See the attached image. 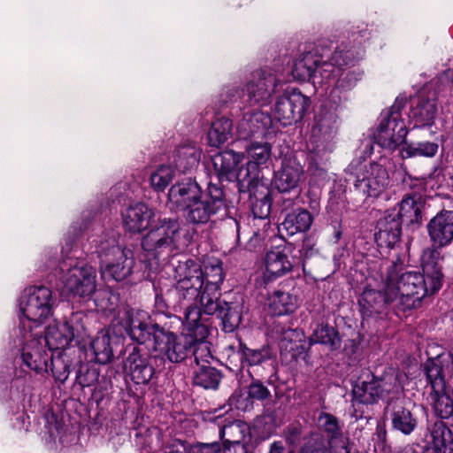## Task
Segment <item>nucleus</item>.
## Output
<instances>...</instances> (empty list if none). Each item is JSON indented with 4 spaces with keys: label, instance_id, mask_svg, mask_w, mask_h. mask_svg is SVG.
I'll return each instance as SVG.
<instances>
[{
    "label": "nucleus",
    "instance_id": "nucleus-1",
    "mask_svg": "<svg viewBox=\"0 0 453 453\" xmlns=\"http://www.w3.org/2000/svg\"><path fill=\"white\" fill-rule=\"evenodd\" d=\"M358 58V50L342 41L326 58L312 52L302 54L294 62L292 75L294 80L326 87L330 96L338 97L339 93L352 89L361 79L362 73L349 67Z\"/></svg>",
    "mask_w": 453,
    "mask_h": 453
},
{
    "label": "nucleus",
    "instance_id": "nucleus-2",
    "mask_svg": "<svg viewBox=\"0 0 453 453\" xmlns=\"http://www.w3.org/2000/svg\"><path fill=\"white\" fill-rule=\"evenodd\" d=\"M174 279L179 306L184 311L197 307L201 314H222L219 303V290L224 280V273L219 260L209 263L203 270L194 260L179 261L174 266Z\"/></svg>",
    "mask_w": 453,
    "mask_h": 453
},
{
    "label": "nucleus",
    "instance_id": "nucleus-3",
    "mask_svg": "<svg viewBox=\"0 0 453 453\" xmlns=\"http://www.w3.org/2000/svg\"><path fill=\"white\" fill-rule=\"evenodd\" d=\"M440 261V253L428 249L422 255L423 273H399L395 268L388 272L387 298L393 301L394 309L404 311L416 308L425 296L441 288L443 275Z\"/></svg>",
    "mask_w": 453,
    "mask_h": 453
},
{
    "label": "nucleus",
    "instance_id": "nucleus-4",
    "mask_svg": "<svg viewBox=\"0 0 453 453\" xmlns=\"http://www.w3.org/2000/svg\"><path fill=\"white\" fill-rule=\"evenodd\" d=\"M247 162L241 166V178L248 179L247 190L254 196L261 206L257 211V203L253 205L255 216L263 219L270 214L271 201L268 198L267 188L260 184V172L272 155V146L268 142H251L246 148Z\"/></svg>",
    "mask_w": 453,
    "mask_h": 453
},
{
    "label": "nucleus",
    "instance_id": "nucleus-5",
    "mask_svg": "<svg viewBox=\"0 0 453 453\" xmlns=\"http://www.w3.org/2000/svg\"><path fill=\"white\" fill-rule=\"evenodd\" d=\"M55 305L56 299L50 288L44 286L26 288L19 300V330L39 328L53 316Z\"/></svg>",
    "mask_w": 453,
    "mask_h": 453
},
{
    "label": "nucleus",
    "instance_id": "nucleus-6",
    "mask_svg": "<svg viewBox=\"0 0 453 453\" xmlns=\"http://www.w3.org/2000/svg\"><path fill=\"white\" fill-rule=\"evenodd\" d=\"M100 273L104 280L121 281L133 273L134 257L131 250L121 248L115 234L101 237L96 246Z\"/></svg>",
    "mask_w": 453,
    "mask_h": 453
},
{
    "label": "nucleus",
    "instance_id": "nucleus-7",
    "mask_svg": "<svg viewBox=\"0 0 453 453\" xmlns=\"http://www.w3.org/2000/svg\"><path fill=\"white\" fill-rule=\"evenodd\" d=\"M58 279L66 294L85 297L96 289V269L76 258L68 257L60 263Z\"/></svg>",
    "mask_w": 453,
    "mask_h": 453
},
{
    "label": "nucleus",
    "instance_id": "nucleus-8",
    "mask_svg": "<svg viewBox=\"0 0 453 453\" xmlns=\"http://www.w3.org/2000/svg\"><path fill=\"white\" fill-rule=\"evenodd\" d=\"M180 231V224L178 220L159 219L157 225L143 237L142 246L155 258L165 261L177 253Z\"/></svg>",
    "mask_w": 453,
    "mask_h": 453
},
{
    "label": "nucleus",
    "instance_id": "nucleus-9",
    "mask_svg": "<svg viewBox=\"0 0 453 453\" xmlns=\"http://www.w3.org/2000/svg\"><path fill=\"white\" fill-rule=\"evenodd\" d=\"M405 104L403 97H397L390 109L381 113L374 133V139L380 147L394 150L405 142L408 129L402 113Z\"/></svg>",
    "mask_w": 453,
    "mask_h": 453
},
{
    "label": "nucleus",
    "instance_id": "nucleus-10",
    "mask_svg": "<svg viewBox=\"0 0 453 453\" xmlns=\"http://www.w3.org/2000/svg\"><path fill=\"white\" fill-rule=\"evenodd\" d=\"M116 321L133 341L145 345L149 350L155 349L158 334L165 331L154 324L150 314L142 310L123 307L119 311Z\"/></svg>",
    "mask_w": 453,
    "mask_h": 453
},
{
    "label": "nucleus",
    "instance_id": "nucleus-11",
    "mask_svg": "<svg viewBox=\"0 0 453 453\" xmlns=\"http://www.w3.org/2000/svg\"><path fill=\"white\" fill-rule=\"evenodd\" d=\"M41 331L19 330L18 341L20 346L22 363L36 373L48 372L50 356Z\"/></svg>",
    "mask_w": 453,
    "mask_h": 453
},
{
    "label": "nucleus",
    "instance_id": "nucleus-12",
    "mask_svg": "<svg viewBox=\"0 0 453 453\" xmlns=\"http://www.w3.org/2000/svg\"><path fill=\"white\" fill-rule=\"evenodd\" d=\"M85 316L81 312L73 313L64 321H54L45 331L42 338L49 350H64L75 338L85 334Z\"/></svg>",
    "mask_w": 453,
    "mask_h": 453
},
{
    "label": "nucleus",
    "instance_id": "nucleus-13",
    "mask_svg": "<svg viewBox=\"0 0 453 453\" xmlns=\"http://www.w3.org/2000/svg\"><path fill=\"white\" fill-rule=\"evenodd\" d=\"M311 105L309 96L296 88L287 89L275 99L272 107L273 118L283 126L301 120Z\"/></svg>",
    "mask_w": 453,
    "mask_h": 453
},
{
    "label": "nucleus",
    "instance_id": "nucleus-14",
    "mask_svg": "<svg viewBox=\"0 0 453 453\" xmlns=\"http://www.w3.org/2000/svg\"><path fill=\"white\" fill-rule=\"evenodd\" d=\"M226 208L223 190L210 183L207 192L202 194L187 209L183 211L185 219L193 224H205L213 215Z\"/></svg>",
    "mask_w": 453,
    "mask_h": 453
},
{
    "label": "nucleus",
    "instance_id": "nucleus-15",
    "mask_svg": "<svg viewBox=\"0 0 453 453\" xmlns=\"http://www.w3.org/2000/svg\"><path fill=\"white\" fill-rule=\"evenodd\" d=\"M187 334L177 335L170 331L165 330L158 334L157 345L153 349L157 356L166 358L171 363H180L186 359L192 352L195 345L193 333L187 331Z\"/></svg>",
    "mask_w": 453,
    "mask_h": 453
},
{
    "label": "nucleus",
    "instance_id": "nucleus-16",
    "mask_svg": "<svg viewBox=\"0 0 453 453\" xmlns=\"http://www.w3.org/2000/svg\"><path fill=\"white\" fill-rule=\"evenodd\" d=\"M280 85V81L272 69H257L250 73L242 93L247 94L251 103L266 105Z\"/></svg>",
    "mask_w": 453,
    "mask_h": 453
},
{
    "label": "nucleus",
    "instance_id": "nucleus-17",
    "mask_svg": "<svg viewBox=\"0 0 453 453\" xmlns=\"http://www.w3.org/2000/svg\"><path fill=\"white\" fill-rule=\"evenodd\" d=\"M183 326L187 331L193 333L195 345L192 351L196 365L209 363L211 354L208 343L205 342L209 335V326L202 318L200 310L197 307L189 308L184 311Z\"/></svg>",
    "mask_w": 453,
    "mask_h": 453
},
{
    "label": "nucleus",
    "instance_id": "nucleus-18",
    "mask_svg": "<svg viewBox=\"0 0 453 453\" xmlns=\"http://www.w3.org/2000/svg\"><path fill=\"white\" fill-rule=\"evenodd\" d=\"M389 174L380 164L365 165L356 174L355 188L366 197H379L389 187Z\"/></svg>",
    "mask_w": 453,
    "mask_h": 453
},
{
    "label": "nucleus",
    "instance_id": "nucleus-19",
    "mask_svg": "<svg viewBox=\"0 0 453 453\" xmlns=\"http://www.w3.org/2000/svg\"><path fill=\"white\" fill-rule=\"evenodd\" d=\"M426 373L430 384V401L435 413L441 418H448L453 414V401L446 393V384L441 375V368L434 363L427 364Z\"/></svg>",
    "mask_w": 453,
    "mask_h": 453
},
{
    "label": "nucleus",
    "instance_id": "nucleus-20",
    "mask_svg": "<svg viewBox=\"0 0 453 453\" xmlns=\"http://www.w3.org/2000/svg\"><path fill=\"white\" fill-rule=\"evenodd\" d=\"M326 440L319 434H312L301 449V453H349V439L339 429L333 426L326 431Z\"/></svg>",
    "mask_w": 453,
    "mask_h": 453
},
{
    "label": "nucleus",
    "instance_id": "nucleus-21",
    "mask_svg": "<svg viewBox=\"0 0 453 453\" xmlns=\"http://www.w3.org/2000/svg\"><path fill=\"white\" fill-rule=\"evenodd\" d=\"M437 103L434 96L420 92L409 100L408 118L413 128L431 127L437 116Z\"/></svg>",
    "mask_w": 453,
    "mask_h": 453
},
{
    "label": "nucleus",
    "instance_id": "nucleus-22",
    "mask_svg": "<svg viewBox=\"0 0 453 453\" xmlns=\"http://www.w3.org/2000/svg\"><path fill=\"white\" fill-rule=\"evenodd\" d=\"M242 154L234 150H225L214 155L211 158L214 173L219 180H237L242 190L247 189L248 179H242L239 164L242 160Z\"/></svg>",
    "mask_w": 453,
    "mask_h": 453
},
{
    "label": "nucleus",
    "instance_id": "nucleus-23",
    "mask_svg": "<svg viewBox=\"0 0 453 453\" xmlns=\"http://www.w3.org/2000/svg\"><path fill=\"white\" fill-rule=\"evenodd\" d=\"M303 168L295 155L287 154L281 159L280 167L274 173L273 185L281 193L296 189L302 180Z\"/></svg>",
    "mask_w": 453,
    "mask_h": 453
},
{
    "label": "nucleus",
    "instance_id": "nucleus-24",
    "mask_svg": "<svg viewBox=\"0 0 453 453\" xmlns=\"http://www.w3.org/2000/svg\"><path fill=\"white\" fill-rule=\"evenodd\" d=\"M427 232L434 247L443 248L453 241V211L443 210L427 224Z\"/></svg>",
    "mask_w": 453,
    "mask_h": 453
},
{
    "label": "nucleus",
    "instance_id": "nucleus-25",
    "mask_svg": "<svg viewBox=\"0 0 453 453\" xmlns=\"http://www.w3.org/2000/svg\"><path fill=\"white\" fill-rule=\"evenodd\" d=\"M402 223L396 207L387 210L377 222L375 240L378 245L392 248L400 239Z\"/></svg>",
    "mask_w": 453,
    "mask_h": 453
},
{
    "label": "nucleus",
    "instance_id": "nucleus-26",
    "mask_svg": "<svg viewBox=\"0 0 453 453\" xmlns=\"http://www.w3.org/2000/svg\"><path fill=\"white\" fill-rule=\"evenodd\" d=\"M272 117L263 111L247 112L237 126L239 136L242 139L250 137L266 138L271 134Z\"/></svg>",
    "mask_w": 453,
    "mask_h": 453
},
{
    "label": "nucleus",
    "instance_id": "nucleus-27",
    "mask_svg": "<svg viewBox=\"0 0 453 453\" xmlns=\"http://www.w3.org/2000/svg\"><path fill=\"white\" fill-rule=\"evenodd\" d=\"M337 115L334 108L321 106L314 117L311 137L315 142L328 143L336 133Z\"/></svg>",
    "mask_w": 453,
    "mask_h": 453
},
{
    "label": "nucleus",
    "instance_id": "nucleus-28",
    "mask_svg": "<svg viewBox=\"0 0 453 453\" xmlns=\"http://www.w3.org/2000/svg\"><path fill=\"white\" fill-rule=\"evenodd\" d=\"M154 217V211L143 203L131 204L122 211L124 226L131 233H141L146 230Z\"/></svg>",
    "mask_w": 453,
    "mask_h": 453
},
{
    "label": "nucleus",
    "instance_id": "nucleus-29",
    "mask_svg": "<svg viewBox=\"0 0 453 453\" xmlns=\"http://www.w3.org/2000/svg\"><path fill=\"white\" fill-rule=\"evenodd\" d=\"M202 194L200 186L188 179L171 187L168 192V203L173 208L184 211Z\"/></svg>",
    "mask_w": 453,
    "mask_h": 453
},
{
    "label": "nucleus",
    "instance_id": "nucleus-30",
    "mask_svg": "<svg viewBox=\"0 0 453 453\" xmlns=\"http://www.w3.org/2000/svg\"><path fill=\"white\" fill-rule=\"evenodd\" d=\"M285 249L276 248L266 253L263 280L265 283L283 276L292 269Z\"/></svg>",
    "mask_w": 453,
    "mask_h": 453
},
{
    "label": "nucleus",
    "instance_id": "nucleus-31",
    "mask_svg": "<svg viewBox=\"0 0 453 453\" xmlns=\"http://www.w3.org/2000/svg\"><path fill=\"white\" fill-rule=\"evenodd\" d=\"M387 292V279L384 281L382 292L365 288L358 299L360 311L363 315L371 316L374 312H380L385 305H390L393 308V301L388 300Z\"/></svg>",
    "mask_w": 453,
    "mask_h": 453
},
{
    "label": "nucleus",
    "instance_id": "nucleus-32",
    "mask_svg": "<svg viewBox=\"0 0 453 453\" xmlns=\"http://www.w3.org/2000/svg\"><path fill=\"white\" fill-rule=\"evenodd\" d=\"M424 201L420 195L413 193L404 196L398 203V218L406 224H415L421 220Z\"/></svg>",
    "mask_w": 453,
    "mask_h": 453
},
{
    "label": "nucleus",
    "instance_id": "nucleus-33",
    "mask_svg": "<svg viewBox=\"0 0 453 453\" xmlns=\"http://www.w3.org/2000/svg\"><path fill=\"white\" fill-rule=\"evenodd\" d=\"M125 366L132 380L136 384H145L149 382L154 373L152 366L148 364L146 358L142 357L135 352L128 356Z\"/></svg>",
    "mask_w": 453,
    "mask_h": 453
},
{
    "label": "nucleus",
    "instance_id": "nucleus-34",
    "mask_svg": "<svg viewBox=\"0 0 453 453\" xmlns=\"http://www.w3.org/2000/svg\"><path fill=\"white\" fill-rule=\"evenodd\" d=\"M313 222L311 214L304 209H298L286 215L282 228L289 235L308 231Z\"/></svg>",
    "mask_w": 453,
    "mask_h": 453
},
{
    "label": "nucleus",
    "instance_id": "nucleus-35",
    "mask_svg": "<svg viewBox=\"0 0 453 453\" xmlns=\"http://www.w3.org/2000/svg\"><path fill=\"white\" fill-rule=\"evenodd\" d=\"M297 306V298L288 292L276 290L268 297V308L274 316L291 313Z\"/></svg>",
    "mask_w": 453,
    "mask_h": 453
},
{
    "label": "nucleus",
    "instance_id": "nucleus-36",
    "mask_svg": "<svg viewBox=\"0 0 453 453\" xmlns=\"http://www.w3.org/2000/svg\"><path fill=\"white\" fill-rule=\"evenodd\" d=\"M89 348L96 362L99 364H107L113 357L111 336L107 330L98 332L91 341Z\"/></svg>",
    "mask_w": 453,
    "mask_h": 453
},
{
    "label": "nucleus",
    "instance_id": "nucleus-37",
    "mask_svg": "<svg viewBox=\"0 0 453 453\" xmlns=\"http://www.w3.org/2000/svg\"><path fill=\"white\" fill-rule=\"evenodd\" d=\"M232 122L226 118H219L212 122L208 132V142L212 147H219L231 136Z\"/></svg>",
    "mask_w": 453,
    "mask_h": 453
},
{
    "label": "nucleus",
    "instance_id": "nucleus-38",
    "mask_svg": "<svg viewBox=\"0 0 453 453\" xmlns=\"http://www.w3.org/2000/svg\"><path fill=\"white\" fill-rule=\"evenodd\" d=\"M220 373L215 368L204 364L196 365L194 370V384L203 388H216L220 381Z\"/></svg>",
    "mask_w": 453,
    "mask_h": 453
},
{
    "label": "nucleus",
    "instance_id": "nucleus-39",
    "mask_svg": "<svg viewBox=\"0 0 453 453\" xmlns=\"http://www.w3.org/2000/svg\"><path fill=\"white\" fill-rule=\"evenodd\" d=\"M439 145L434 142H404L401 156L403 158L415 157H433L438 151Z\"/></svg>",
    "mask_w": 453,
    "mask_h": 453
},
{
    "label": "nucleus",
    "instance_id": "nucleus-40",
    "mask_svg": "<svg viewBox=\"0 0 453 453\" xmlns=\"http://www.w3.org/2000/svg\"><path fill=\"white\" fill-rule=\"evenodd\" d=\"M431 436L436 453H453V431L449 426H434Z\"/></svg>",
    "mask_w": 453,
    "mask_h": 453
},
{
    "label": "nucleus",
    "instance_id": "nucleus-41",
    "mask_svg": "<svg viewBox=\"0 0 453 453\" xmlns=\"http://www.w3.org/2000/svg\"><path fill=\"white\" fill-rule=\"evenodd\" d=\"M201 157V151L194 146H185L178 150L175 167L180 173H187L196 167Z\"/></svg>",
    "mask_w": 453,
    "mask_h": 453
},
{
    "label": "nucleus",
    "instance_id": "nucleus-42",
    "mask_svg": "<svg viewBox=\"0 0 453 453\" xmlns=\"http://www.w3.org/2000/svg\"><path fill=\"white\" fill-rule=\"evenodd\" d=\"M312 343H320L336 349L341 346V339L334 327L327 325H319L311 337Z\"/></svg>",
    "mask_w": 453,
    "mask_h": 453
},
{
    "label": "nucleus",
    "instance_id": "nucleus-43",
    "mask_svg": "<svg viewBox=\"0 0 453 453\" xmlns=\"http://www.w3.org/2000/svg\"><path fill=\"white\" fill-rule=\"evenodd\" d=\"M380 386L374 381L362 382L353 389L354 396L363 403H372L383 397Z\"/></svg>",
    "mask_w": 453,
    "mask_h": 453
},
{
    "label": "nucleus",
    "instance_id": "nucleus-44",
    "mask_svg": "<svg viewBox=\"0 0 453 453\" xmlns=\"http://www.w3.org/2000/svg\"><path fill=\"white\" fill-rule=\"evenodd\" d=\"M175 176L174 169L168 165H161L150 174L151 187L157 191H163Z\"/></svg>",
    "mask_w": 453,
    "mask_h": 453
},
{
    "label": "nucleus",
    "instance_id": "nucleus-45",
    "mask_svg": "<svg viewBox=\"0 0 453 453\" xmlns=\"http://www.w3.org/2000/svg\"><path fill=\"white\" fill-rule=\"evenodd\" d=\"M385 418L392 425H412L411 412L400 405L388 406Z\"/></svg>",
    "mask_w": 453,
    "mask_h": 453
},
{
    "label": "nucleus",
    "instance_id": "nucleus-46",
    "mask_svg": "<svg viewBox=\"0 0 453 453\" xmlns=\"http://www.w3.org/2000/svg\"><path fill=\"white\" fill-rule=\"evenodd\" d=\"M270 358L267 349H250L244 348L242 350V361L249 365H257Z\"/></svg>",
    "mask_w": 453,
    "mask_h": 453
},
{
    "label": "nucleus",
    "instance_id": "nucleus-47",
    "mask_svg": "<svg viewBox=\"0 0 453 453\" xmlns=\"http://www.w3.org/2000/svg\"><path fill=\"white\" fill-rule=\"evenodd\" d=\"M51 372L55 380L60 382H65L69 376V366L63 362L60 357H51Z\"/></svg>",
    "mask_w": 453,
    "mask_h": 453
},
{
    "label": "nucleus",
    "instance_id": "nucleus-48",
    "mask_svg": "<svg viewBox=\"0 0 453 453\" xmlns=\"http://www.w3.org/2000/svg\"><path fill=\"white\" fill-rule=\"evenodd\" d=\"M248 396L250 399L265 400L270 396V391L263 383L257 380L249 386Z\"/></svg>",
    "mask_w": 453,
    "mask_h": 453
},
{
    "label": "nucleus",
    "instance_id": "nucleus-49",
    "mask_svg": "<svg viewBox=\"0 0 453 453\" xmlns=\"http://www.w3.org/2000/svg\"><path fill=\"white\" fill-rule=\"evenodd\" d=\"M102 298L99 296L96 298L95 303L98 309L102 311H112L114 309V301L116 297L108 291L100 293Z\"/></svg>",
    "mask_w": 453,
    "mask_h": 453
},
{
    "label": "nucleus",
    "instance_id": "nucleus-50",
    "mask_svg": "<svg viewBox=\"0 0 453 453\" xmlns=\"http://www.w3.org/2000/svg\"><path fill=\"white\" fill-rule=\"evenodd\" d=\"M221 452V447L220 444L218 442H212V443H196L195 445H192L189 449L188 453H220Z\"/></svg>",
    "mask_w": 453,
    "mask_h": 453
},
{
    "label": "nucleus",
    "instance_id": "nucleus-51",
    "mask_svg": "<svg viewBox=\"0 0 453 453\" xmlns=\"http://www.w3.org/2000/svg\"><path fill=\"white\" fill-rule=\"evenodd\" d=\"M325 163H319L315 157V155H312L310 159L308 170L312 173V175L326 177V170L324 167Z\"/></svg>",
    "mask_w": 453,
    "mask_h": 453
},
{
    "label": "nucleus",
    "instance_id": "nucleus-52",
    "mask_svg": "<svg viewBox=\"0 0 453 453\" xmlns=\"http://www.w3.org/2000/svg\"><path fill=\"white\" fill-rule=\"evenodd\" d=\"M165 453H188V451L183 441L174 439L165 446Z\"/></svg>",
    "mask_w": 453,
    "mask_h": 453
},
{
    "label": "nucleus",
    "instance_id": "nucleus-53",
    "mask_svg": "<svg viewBox=\"0 0 453 453\" xmlns=\"http://www.w3.org/2000/svg\"><path fill=\"white\" fill-rule=\"evenodd\" d=\"M171 295H172V292H168L166 294V298H165L162 295H159V294L156 295L155 306L159 312H165V310L168 308V306H169L168 302H169Z\"/></svg>",
    "mask_w": 453,
    "mask_h": 453
},
{
    "label": "nucleus",
    "instance_id": "nucleus-54",
    "mask_svg": "<svg viewBox=\"0 0 453 453\" xmlns=\"http://www.w3.org/2000/svg\"><path fill=\"white\" fill-rule=\"evenodd\" d=\"M204 421L217 423L218 425H234L236 422L227 420V418H224L222 413L217 415L208 414V417L204 418Z\"/></svg>",
    "mask_w": 453,
    "mask_h": 453
},
{
    "label": "nucleus",
    "instance_id": "nucleus-55",
    "mask_svg": "<svg viewBox=\"0 0 453 453\" xmlns=\"http://www.w3.org/2000/svg\"><path fill=\"white\" fill-rule=\"evenodd\" d=\"M241 397V395L234 392V394L230 397V402L232 404H234L237 409L245 411L249 407L250 402L242 400Z\"/></svg>",
    "mask_w": 453,
    "mask_h": 453
},
{
    "label": "nucleus",
    "instance_id": "nucleus-56",
    "mask_svg": "<svg viewBox=\"0 0 453 453\" xmlns=\"http://www.w3.org/2000/svg\"><path fill=\"white\" fill-rule=\"evenodd\" d=\"M319 425H336L335 418L329 413L319 411L317 416Z\"/></svg>",
    "mask_w": 453,
    "mask_h": 453
},
{
    "label": "nucleus",
    "instance_id": "nucleus-57",
    "mask_svg": "<svg viewBox=\"0 0 453 453\" xmlns=\"http://www.w3.org/2000/svg\"><path fill=\"white\" fill-rule=\"evenodd\" d=\"M230 322L229 330L232 331L240 322V316L238 314L231 315L228 317V314H225L223 316V322L225 327H226V323Z\"/></svg>",
    "mask_w": 453,
    "mask_h": 453
},
{
    "label": "nucleus",
    "instance_id": "nucleus-58",
    "mask_svg": "<svg viewBox=\"0 0 453 453\" xmlns=\"http://www.w3.org/2000/svg\"><path fill=\"white\" fill-rule=\"evenodd\" d=\"M57 251L52 250L45 251L42 258L46 261L47 267H51L57 263Z\"/></svg>",
    "mask_w": 453,
    "mask_h": 453
},
{
    "label": "nucleus",
    "instance_id": "nucleus-59",
    "mask_svg": "<svg viewBox=\"0 0 453 453\" xmlns=\"http://www.w3.org/2000/svg\"><path fill=\"white\" fill-rule=\"evenodd\" d=\"M96 379V373H92L91 380H88L85 375L79 374L77 376V381L81 387H88Z\"/></svg>",
    "mask_w": 453,
    "mask_h": 453
},
{
    "label": "nucleus",
    "instance_id": "nucleus-60",
    "mask_svg": "<svg viewBox=\"0 0 453 453\" xmlns=\"http://www.w3.org/2000/svg\"><path fill=\"white\" fill-rule=\"evenodd\" d=\"M283 447L280 442H273L268 453H282Z\"/></svg>",
    "mask_w": 453,
    "mask_h": 453
},
{
    "label": "nucleus",
    "instance_id": "nucleus-61",
    "mask_svg": "<svg viewBox=\"0 0 453 453\" xmlns=\"http://www.w3.org/2000/svg\"><path fill=\"white\" fill-rule=\"evenodd\" d=\"M50 429L49 430V433H50V436H52L55 433H57L58 434L62 433L65 426H50Z\"/></svg>",
    "mask_w": 453,
    "mask_h": 453
},
{
    "label": "nucleus",
    "instance_id": "nucleus-62",
    "mask_svg": "<svg viewBox=\"0 0 453 453\" xmlns=\"http://www.w3.org/2000/svg\"><path fill=\"white\" fill-rule=\"evenodd\" d=\"M401 432L404 434H410L412 430H413V427L414 426H397Z\"/></svg>",
    "mask_w": 453,
    "mask_h": 453
},
{
    "label": "nucleus",
    "instance_id": "nucleus-63",
    "mask_svg": "<svg viewBox=\"0 0 453 453\" xmlns=\"http://www.w3.org/2000/svg\"><path fill=\"white\" fill-rule=\"evenodd\" d=\"M234 427L238 428L239 426H222V429L219 432L220 436L221 437L225 436V434L227 433L228 430H232Z\"/></svg>",
    "mask_w": 453,
    "mask_h": 453
},
{
    "label": "nucleus",
    "instance_id": "nucleus-64",
    "mask_svg": "<svg viewBox=\"0 0 453 453\" xmlns=\"http://www.w3.org/2000/svg\"><path fill=\"white\" fill-rule=\"evenodd\" d=\"M423 453H436L434 447L432 445V447H427Z\"/></svg>",
    "mask_w": 453,
    "mask_h": 453
}]
</instances>
